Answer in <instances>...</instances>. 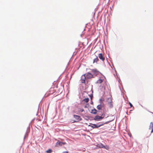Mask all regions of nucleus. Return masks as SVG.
<instances>
[{
  "label": "nucleus",
  "mask_w": 153,
  "mask_h": 153,
  "mask_svg": "<svg viewBox=\"0 0 153 153\" xmlns=\"http://www.w3.org/2000/svg\"><path fill=\"white\" fill-rule=\"evenodd\" d=\"M91 72L93 73V74H91V73H88L87 74H85L83 75L84 76H85V75L87 76H103L102 73L100 72L96 69H92L91 70Z\"/></svg>",
  "instance_id": "nucleus-1"
},
{
  "label": "nucleus",
  "mask_w": 153,
  "mask_h": 153,
  "mask_svg": "<svg viewBox=\"0 0 153 153\" xmlns=\"http://www.w3.org/2000/svg\"><path fill=\"white\" fill-rule=\"evenodd\" d=\"M104 117V116L103 115V114H102V115L101 116H100L98 115H97L94 118V120H95L98 121L100 120L101 119H103Z\"/></svg>",
  "instance_id": "nucleus-2"
},
{
  "label": "nucleus",
  "mask_w": 153,
  "mask_h": 153,
  "mask_svg": "<svg viewBox=\"0 0 153 153\" xmlns=\"http://www.w3.org/2000/svg\"><path fill=\"white\" fill-rule=\"evenodd\" d=\"M66 144L65 142H62L58 140L56 143V146L58 147L59 146H62V145H65Z\"/></svg>",
  "instance_id": "nucleus-3"
},
{
  "label": "nucleus",
  "mask_w": 153,
  "mask_h": 153,
  "mask_svg": "<svg viewBox=\"0 0 153 153\" xmlns=\"http://www.w3.org/2000/svg\"><path fill=\"white\" fill-rule=\"evenodd\" d=\"M98 57L100 60H101L102 61L104 62L105 60L104 56L103 55L102 53H100L98 54Z\"/></svg>",
  "instance_id": "nucleus-4"
},
{
  "label": "nucleus",
  "mask_w": 153,
  "mask_h": 153,
  "mask_svg": "<svg viewBox=\"0 0 153 153\" xmlns=\"http://www.w3.org/2000/svg\"><path fill=\"white\" fill-rule=\"evenodd\" d=\"M74 118H75L76 120L77 121H76V122H77L78 121H79L82 120V118H81L79 116L74 115Z\"/></svg>",
  "instance_id": "nucleus-5"
},
{
  "label": "nucleus",
  "mask_w": 153,
  "mask_h": 153,
  "mask_svg": "<svg viewBox=\"0 0 153 153\" xmlns=\"http://www.w3.org/2000/svg\"><path fill=\"white\" fill-rule=\"evenodd\" d=\"M149 129L151 130V133L153 132V122H151L150 123Z\"/></svg>",
  "instance_id": "nucleus-6"
},
{
  "label": "nucleus",
  "mask_w": 153,
  "mask_h": 153,
  "mask_svg": "<svg viewBox=\"0 0 153 153\" xmlns=\"http://www.w3.org/2000/svg\"><path fill=\"white\" fill-rule=\"evenodd\" d=\"M91 124L93 126H92L90 125H89V126H91L93 128H98L100 126V125H96L95 124Z\"/></svg>",
  "instance_id": "nucleus-7"
},
{
  "label": "nucleus",
  "mask_w": 153,
  "mask_h": 153,
  "mask_svg": "<svg viewBox=\"0 0 153 153\" xmlns=\"http://www.w3.org/2000/svg\"><path fill=\"white\" fill-rule=\"evenodd\" d=\"M85 78L86 77H82L80 80L81 82L82 83H85Z\"/></svg>",
  "instance_id": "nucleus-8"
},
{
  "label": "nucleus",
  "mask_w": 153,
  "mask_h": 153,
  "mask_svg": "<svg viewBox=\"0 0 153 153\" xmlns=\"http://www.w3.org/2000/svg\"><path fill=\"white\" fill-rule=\"evenodd\" d=\"M108 102L109 103L111 106V107H112V105L111 104L112 102V100L111 98H109L108 99Z\"/></svg>",
  "instance_id": "nucleus-9"
},
{
  "label": "nucleus",
  "mask_w": 153,
  "mask_h": 153,
  "mask_svg": "<svg viewBox=\"0 0 153 153\" xmlns=\"http://www.w3.org/2000/svg\"><path fill=\"white\" fill-rule=\"evenodd\" d=\"M97 146L100 148H104V146L102 143L98 144Z\"/></svg>",
  "instance_id": "nucleus-10"
},
{
  "label": "nucleus",
  "mask_w": 153,
  "mask_h": 153,
  "mask_svg": "<svg viewBox=\"0 0 153 153\" xmlns=\"http://www.w3.org/2000/svg\"><path fill=\"white\" fill-rule=\"evenodd\" d=\"M103 79H99L97 81V83H99V84L103 82Z\"/></svg>",
  "instance_id": "nucleus-11"
},
{
  "label": "nucleus",
  "mask_w": 153,
  "mask_h": 153,
  "mask_svg": "<svg viewBox=\"0 0 153 153\" xmlns=\"http://www.w3.org/2000/svg\"><path fill=\"white\" fill-rule=\"evenodd\" d=\"M99 61V59L97 57H96V58L94 59L93 60V63H94L95 62L97 63V62Z\"/></svg>",
  "instance_id": "nucleus-12"
},
{
  "label": "nucleus",
  "mask_w": 153,
  "mask_h": 153,
  "mask_svg": "<svg viewBox=\"0 0 153 153\" xmlns=\"http://www.w3.org/2000/svg\"><path fill=\"white\" fill-rule=\"evenodd\" d=\"M97 111L96 109H94V110H92L91 111V113L93 114H95L97 113Z\"/></svg>",
  "instance_id": "nucleus-13"
},
{
  "label": "nucleus",
  "mask_w": 153,
  "mask_h": 153,
  "mask_svg": "<svg viewBox=\"0 0 153 153\" xmlns=\"http://www.w3.org/2000/svg\"><path fill=\"white\" fill-rule=\"evenodd\" d=\"M89 99L88 98H85V99H84V100H83V101L86 103L88 102L89 101Z\"/></svg>",
  "instance_id": "nucleus-14"
},
{
  "label": "nucleus",
  "mask_w": 153,
  "mask_h": 153,
  "mask_svg": "<svg viewBox=\"0 0 153 153\" xmlns=\"http://www.w3.org/2000/svg\"><path fill=\"white\" fill-rule=\"evenodd\" d=\"M52 152V150L51 149H49L46 151V152L47 153H51Z\"/></svg>",
  "instance_id": "nucleus-15"
},
{
  "label": "nucleus",
  "mask_w": 153,
  "mask_h": 153,
  "mask_svg": "<svg viewBox=\"0 0 153 153\" xmlns=\"http://www.w3.org/2000/svg\"><path fill=\"white\" fill-rule=\"evenodd\" d=\"M102 106L101 105H98L97 106V108L98 110H100L101 109Z\"/></svg>",
  "instance_id": "nucleus-16"
},
{
  "label": "nucleus",
  "mask_w": 153,
  "mask_h": 153,
  "mask_svg": "<svg viewBox=\"0 0 153 153\" xmlns=\"http://www.w3.org/2000/svg\"><path fill=\"white\" fill-rule=\"evenodd\" d=\"M103 148L105 149L108 150L109 149V147L108 146L106 145L105 146H104V148Z\"/></svg>",
  "instance_id": "nucleus-17"
},
{
  "label": "nucleus",
  "mask_w": 153,
  "mask_h": 153,
  "mask_svg": "<svg viewBox=\"0 0 153 153\" xmlns=\"http://www.w3.org/2000/svg\"><path fill=\"white\" fill-rule=\"evenodd\" d=\"M114 76H116V75L115 74H115H116V76H118V75H117V73H116V71H114Z\"/></svg>",
  "instance_id": "nucleus-18"
},
{
  "label": "nucleus",
  "mask_w": 153,
  "mask_h": 153,
  "mask_svg": "<svg viewBox=\"0 0 153 153\" xmlns=\"http://www.w3.org/2000/svg\"><path fill=\"white\" fill-rule=\"evenodd\" d=\"M129 104L131 107H133V105L131 104V103L130 102H129Z\"/></svg>",
  "instance_id": "nucleus-19"
},
{
  "label": "nucleus",
  "mask_w": 153,
  "mask_h": 153,
  "mask_svg": "<svg viewBox=\"0 0 153 153\" xmlns=\"http://www.w3.org/2000/svg\"><path fill=\"white\" fill-rule=\"evenodd\" d=\"M68 152L67 151H65L63 152L62 153H68Z\"/></svg>",
  "instance_id": "nucleus-20"
},
{
  "label": "nucleus",
  "mask_w": 153,
  "mask_h": 153,
  "mask_svg": "<svg viewBox=\"0 0 153 153\" xmlns=\"http://www.w3.org/2000/svg\"><path fill=\"white\" fill-rule=\"evenodd\" d=\"M84 111V110L83 109H81L80 110V111H81V112H83V111Z\"/></svg>",
  "instance_id": "nucleus-21"
},
{
  "label": "nucleus",
  "mask_w": 153,
  "mask_h": 153,
  "mask_svg": "<svg viewBox=\"0 0 153 153\" xmlns=\"http://www.w3.org/2000/svg\"><path fill=\"white\" fill-rule=\"evenodd\" d=\"M90 97H91V99H92V97L91 96Z\"/></svg>",
  "instance_id": "nucleus-22"
}]
</instances>
